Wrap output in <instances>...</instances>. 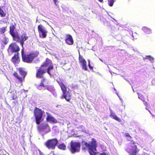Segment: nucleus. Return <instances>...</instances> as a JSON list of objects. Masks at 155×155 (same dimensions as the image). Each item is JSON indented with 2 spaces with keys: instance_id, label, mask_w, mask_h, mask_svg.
Segmentation results:
<instances>
[{
  "instance_id": "1",
  "label": "nucleus",
  "mask_w": 155,
  "mask_h": 155,
  "mask_svg": "<svg viewBox=\"0 0 155 155\" xmlns=\"http://www.w3.org/2000/svg\"><path fill=\"white\" fill-rule=\"evenodd\" d=\"M17 70L18 71L19 74L15 71L14 72L13 74L17 80V81H16V84H20L21 85H22L23 82L25 81L27 72L22 68H17Z\"/></svg>"
},
{
  "instance_id": "2",
  "label": "nucleus",
  "mask_w": 155,
  "mask_h": 155,
  "mask_svg": "<svg viewBox=\"0 0 155 155\" xmlns=\"http://www.w3.org/2000/svg\"><path fill=\"white\" fill-rule=\"evenodd\" d=\"M84 145L85 147L83 148L84 149L87 148L88 150V152L90 155H96L97 154V145L96 143V141L94 139H92L91 141L89 142L88 143L85 142Z\"/></svg>"
},
{
  "instance_id": "3",
  "label": "nucleus",
  "mask_w": 155,
  "mask_h": 155,
  "mask_svg": "<svg viewBox=\"0 0 155 155\" xmlns=\"http://www.w3.org/2000/svg\"><path fill=\"white\" fill-rule=\"evenodd\" d=\"M136 143L138 144L137 143H136L133 140L131 141L130 142L126 145L125 148V150L129 153H137L140 150L137 148Z\"/></svg>"
},
{
  "instance_id": "4",
  "label": "nucleus",
  "mask_w": 155,
  "mask_h": 155,
  "mask_svg": "<svg viewBox=\"0 0 155 155\" xmlns=\"http://www.w3.org/2000/svg\"><path fill=\"white\" fill-rule=\"evenodd\" d=\"M38 54L39 52L37 51L28 54H26L22 57V60L24 62L31 63L35 58L38 57Z\"/></svg>"
},
{
  "instance_id": "5",
  "label": "nucleus",
  "mask_w": 155,
  "mask_h": 155,
  "mask_svg": "<svg viewBox=\"0 0 155 155\" xmlns=\"http://www.w3.org/2000/svg\"><path fill=\"white\" fill-rule=\"evenodd\" d=\"M43 112L44 111L38 108L35 107L34 108V115L36 124L38 125L43 120L42 118Z\"/></svg>"
},
{
  "instance_id": "6",
  "label": "nucleus",
  "mask_w": 155,
  "mask_h": 155,
  "mask_svg": "<svg viewBox=\"0 0 155 155\" xmlns=\"http://www.w3.org/2000/svg\"><path fill=\"white\" fill-rule=\"evenodd\" d=\"M15 36L16 37H14L13 38V40L18 42H19L21 46H22L24 44V41L28 38V37L26 32L22 34L20 36L17 33V35Z\"/></svg>"
},
{
  "instance_id": "7",
  "label": "nucleus",
  "mask_w": 155,
  "mask_h": 155,
  "mask_svg": "<svg viewBox=\"0 0 155 155\" xmlns=\"http://www.w3.org/2000/svg\"><path fill=\"white\" fill-rule=\"evenodd\" d=\"M80 147L81 145L79 142L71 141L69 150L71 153H74L79 152L80 150Z\"/></svg>"
},
{
  "instance_id": "8",
  "label": "nucleus",
  "mask_w": 155,
  "mask_h": 155,
  "mask_svg": "<svg viewBox=\"0 0 155 155\" xmlns=\"http://www.w3.org/2000/svg\"><path fill=\"white\" fill-rule=\"evenodd\" d=\"M58 143L56 138H52L48 140L45 143L46 147L49 149H54Z\"/></svg>"
},
{
  "instance_id": "9",
  "label": "nucleus",
  "mask_w": 155,
  "mask_h": 155,
  "mask_svg": "<svg viewBox=\"0 0 155 155\" xmlns=\"http://www.w3.org/2000/svg\"><path fill=\"white\" fill-rule=\"evenodd\" d=\"M48 66V68L45 70H47V72L48 74L51 75L50 71L53 69L54 66L52 64V61L47 58L45 61L44 62L43 64L41 66V67L42 68H43L44 67H47Z\"/></svg>"
},
{
  "instance_id": "10",
  "label": "nucleus",
  "mask_w": 155,
  "mask_h": 155,
  "mask_svg": "<svg viewBox=\"0 0 155 155\" xmlns=\"http://www.w3.org/2000/svg\"><path fill=\"white\" fill-rule=\"evenodd\" d=\"M37 129L39 132H44L45 133H48L51 130L48 124L45 123H42L38 126Z\"/></svg>"
},
{
  "instance_id": "11",
  "label": "nucleus",
  "mask_w": 155,
  "mask_h": 155,
  "mask_svg": "<svg viewBox=\"0 0 155 155\" xmlns=\"http://www.w3.org/2000/svg\"><path fill=\"white\" fill-rule=\"evenodd\" d=\"M38 30L39 36L42 38H45L47 36L48 31L42 25H39L38 26Z\"/></svg>"
},
{
  "instance_id": "12",
  "label": "nucleus",
  "mask_w": 155,
  "mask_h": 155,
  "mask_svg": "<svg viewBox=\"0 0 155 155\" xmlns=\"http://www.w3.org/2000/svg\"><path fill=\"white\" fill-rule=\"evenodd\" d=\"M20 50L19 47L17 44L15 42H13L9 45L8 51L9 52V51L10 50L12 53H18Z\"/></svg>"
},
{
  "instance_id": "13",
  "label": "nucleus",
  "mask_w": 155,
  "mask_h": 155,
  "mask_svg": "<svg viewBox=\"0 0 155 155\" xmlns=\"http://www.w3.org/2000/svg\"><path fill=\"white\" fill-rule=\"evenodd\" d=\"M42 78L40 84L37 86V88L39 90H41L43 88L47 86L49 83L48 80L46 78Z\"/></svg>"
},
{
  "instance_id": "14",
  "label": "nucleus",
  "mask_w": 155,
  "mask_h": 155,
  "mask_svg": "<svg viewBox=\"0 0 155 155\" xmlns=\"http://www.w3.org/2000/svg\"><path fill=\"white\" fill-rule=\"evenodd\" d=\"M46 72H47V70L43 69L41 67L37 70L35 76L37 78H43L44 74Z\"/></svg>"
},
{
  "instance_id": "15",
  "label": "nucleus",
  "mask_w": 155,
  "mask_h": 155,
  "mask_svg": "<svg viewBox=\"0 0 155 155\" xmlns=\"http://www.w3.org/2000/svg\"><path fill=\"white\" fill-rule=\"evenodd\" d=\"M19 53H15L11 58V61L15 65L17 64L20 62Z\"/></svg>"
},
{
  "instance_id": "16",
  "label": "nucleus",
  "mask_w": 155,
  "mask_h": 155,
  "mask_svg": "<svg viewBox=\"0 0 155 155\" xmlns=\"http://www.w3.org/2000/svg\"><path fill=\"white\" fill-rule=\"evenodd\" d=\"M16 24L15 23H12L9 26V32L11 35L12 36L13 38L17 35L15 32V30L16 29Z\"/></svg>"
},
{
  "instance_id": "17",
  "label": "nucleus",
  "mask_w": 155,
  "mask_h": 155,
  "mask_svg": "<svg viewBox=\"0 0 155 155\" xmlns=\"http://www.w3.org/2000/svg\"><path fill=\"white\" fill-rule=\"evenodd\" d=\"M65 41L67 44L69 45H72L73 44V40L71 35H67Z\"/></svg>"
},
{
  "instance_id": "18",
  "label": "nucleus",
  "mask_w": 155,
  "mask_h": 155,
  "mask_svg": "<svg viewBox=\"0 0 155 155\" xmlns=\"http://www.w3.org/2000/svg\"><path fill=\"white\" fill-rule=\"evenodd\" d=\"M46 120L47 121H49L54 123L57 122V120L54 117L49 114L47 115Z\"/></svg>"
},
{
  "instance_id": "19",
  "label": "nucleus",
  "mask_w": 155,
  "mask_h": 155,
  "mask_svg": "<svg viewBox=\"0 0 155 155\" xmlns=\"http://www.w3.org/2000/svg\"><path fill=\"white\" fill-rule=\"evenodd\" d=\"M110 116L111 118L119 122H122V120L120 119L117 117V115L112 112H110Z\"/></svg>"
},
{
  "instance_id": "20",
  "label": "nucleus",
  "mask_w": 155,
  "mask_h": 155,
  "mask_svg": "<svg viewBox=\"0 0 155 155\" xmlns=\"http://www.w3.org/2000/svg\"><path fill=\"white\" fill-rule=\"evenodd\" d=\"M58 83L61 88L63 94H66L67 92V87H65L64 84L62 82H58Z\"/></svg>"
},
{
  "instance_id": "21",
  "label": "nucleus",
  "mask_w": 155,
  "mask_h": 155,
  "mask_svg": "<svg viewBox=\"0 0 155 155\" xmlns=\"http://www.w3.org/2000/svg\"><path fill=\"white\" fill-rule=\"evenodd\" d=\"M142 30L146 34H150L151 33V30L146 27H143Z\"/></svg>"
},
{
  "instance_id": "22",
  "label": "nucleus",
  "mask_w": 155,
  "mask_h": 155,
  "mask_svg": "<svg viewBox=\"0 0 155 155\" xmlns=\"http://www.w3.org/2000/svg\"><path fill=\"white\" fill-rule=\"evenodd\" d=\"M58 147L59 149L63 150H65L66 148V145L64 143L59 144L58 146Z\"/></svg>"
},
{
  "instance_id": "23",
  "label": "nucleus",
  "mask_w": 155,
  "mask_h": 155,
  "mask_svg": "<svg viewBox=\"0 0 155 155\" xmlns=\"http://www.w3.org/2000/svg\"><path fill=\"white\" fill-rule=\"evenodd\" d=\"M70 97V95L67 96L66 93L64 94H63L61 96V98H64L67 101H69L71 100Z\"/></svg>"
},
{
  "instance_id": "24",
  "label": "nucleus",
  "mask_w": 155,
  "mask_h": 155,
  "mask_svg": "<svg viewBox=\"0 0 155 155\" xmlns=\"http://www.w3.org/2000/svg\"><path fill=\"white\" fill-rule=\"evenodd\" d=\"M78 59L79 62L81 64L86 62L85 60L83 58V56L80 55V53H79Z\"/></svg>"
},
{
  "instance_id": "25",
  "label": "nucleus",
  "mask_w": 155,
  "mask_h": 155,
  "mask_svg": "<svg viewBox=\"0 0 155 155\" xmlns=\"http://www.w3.org/2000/svg\"><path fill=\"white\" fill-rule=\"evenodd\" d=\"M137 94L138 95V98L141 100L143 102H144L145 101V96H144L140 93H138Z\"/></svg>"
},
{
  "instance_id": "26",
  "label": "nucleus",
  "mask_w": 155,
  "mask_h": 155,
  "mask_svg": "<svg viewBox=\"0 0 155 155\" xmlns=\"http://www.w3.org/2000/svg\"><path fill=\"white\" fill-rule=\"evenodd\" d=\"M7 26H4L2 28H0V34L3 35L4 34L5 32L6 31Z\"/></svg>"
},
{
  "instance_id": "27",
  "label": "nucleus",
  "mask_w": 155,
  "mask_h": 155,
  "mask_svg": "<svg viewBox=\"0 0 155 155\" xmlns=\"http://www.w3.org/2000/svg\"><path fill=\"white\" fill-rule=\"evenodd\" d=\"M3 7V6H0V15L1 17H4L6 16V14L2 8Z\"/></svg>"
},
{
  "instance_id": "28",
  "label": "nucleus",
  "mask_w": 155,
  "mask_h": 155,
  "mask_svg": "<svg viewBox=\"0 0 155 155\" xmlns=\"http://www.w3.org/2000/svg\"><path fill=\"white\" fill-rule=\"evenodd\" d=\"M86 63L87 62H86L84 63L81 64L83 69L85 71H87V68L86 66Z\"/></svg>"
},
{
  "instance_id": "29",
  "label": "nucleus",
  "mask_w": 155,
  "mask_h": 155,
  "mask_svg": "<svg viewBox=\"0 0 155 155\" xmlns=\"http://www.w3.org/2000/svg\"><path fill=\"white\" fill-rule=\"evenodd\" d=\"M108 5L110 6H112L115 2L114 0H108Z\"/></svg>"
},
{
  "instance_id": "30",
  "label": "nucleus",
  "mask_w": 155,
  "mask_h": 155,
  "mask_svg": "<svg viewBox=\"0 0 155 155\" xmlns=\"http://www.w3.org/2000/svg\"><path fill=\"white\" fill-rule=\"evenodd\" d=\"M146 58L149 60L151 61H153L154 60L153 58L150 56H146Z\"/></svg>"
},
{
  "instance_id": "31",
  "label": "nucleus",
  "mask_w": 155,
  "mask_h": 155,
  "mask_svg": "<svg viewBox=\"0 0 155 155\" xmlns=\"http://www.w3.org/2000/svg\"><path fill=\"white\" fill-rule=\"evenodd\" d=\"M23 45H23L22 46H21L22 48V49L21 50V57H22L23 56V55H25V54H25L24 52V48Z\"/></svg>"
},
{
  "instance_id": "32",
  "label": "nucleus",
  "mask_w": 155,
  "mask_h": 155,
  "mask_svg": "<svg viewBox=\"0 0 155 155\" xmlns=\"http://www.w3.org/2000/svg\"><path fill=\"white\" fill-rule=\"evenodd\" d=\"M12 100H15L17 98V97L15 94H13L12 96Z\"/></svg>"
},
{
  "instance_id": "33",
  "label": "nucleus",
  "mask_w": 155,
  "mask_h": 155,
  "mask_svg": "<svg viewBox=\"0 0 155 155\" xmlns=\"http://www.w3.org/2000/svg\"><path fill=\"white\" fill-rule=\"evenodd\" d=\"M124 136L125 137H128L130 138H132L129 135V134L128 133H126L124 134Z\"/></svg>"
},
{
  "instance_id": "34",
  "label": "nucleus",
  "mask_w": 155,
  "mask_h": 155,
  "mask_svg": "<svg viewBox=\"0 0 155 155\" xmlns=\"http://www.w3.org/2000/svg\"><path fill=\"white\" fill-rule=\"evenodd\" d=\"M2 41L5 44H7L8 42V40L7 39H5Z\"/></svg>"
},
{
  "instance_id": "35",
  "label": "nucleus",
  "mask_w": 155,
  "mask_h": 155,
  "mask_svg": "<svg viewBox=\"0 0 155 155\" xmlns=\"http://www.w3.org/2000/svg\"><path fill=\"white\" fill-rule=\"evenodd\" d=\"M143 104H144V105L145 106H146V107H148L149 104H148V103L146 101H144V102H143Z\"/></svg>"
},
{
  "instance_id": "36",
  "label": "nucleus",
  "mask_w": 155,
  "mask_h": 155,
  "mask_svg": "<svg viewBox=\"0 0 155 155\" xmlns=\"http://www.w3.org/2000/svg\"><path fill=\"white\" fill-rule=\"evenodd\" d=\"M88 67L90 70H92L93 69V68L92 67L90 64H88Z\"/></svg>"
},
{
  "instance_id": "37",
  "label": "nucleus",
  "mask_w": 155,
  "mask_h": 155,
  "mask_svg": "<svg viewBox=\"0 0 155 155\" xmlns=\"http://www.w3.org/2000/svg\"><path fill=\"white\" fill-rule=\"evenodd\" d=\"M100 155H107V154L105 152H103L100 154Z\"/></svg>"
},
{
  "instance_id": "38",
  "label": "nucleus",
  "mask_w": 155,
  "mask_h": 155,
  "mask_svg": "<svg viewBox=\"0 0 155 155\" xmlns=\"http://www.w3.org/2000/svg\"><path fill=\"white\" fill-rule=\"evenodd\" d=\"M39 153L40 155H44V153L40 150L39 151Z\"/></svg>"
},
{
  "instance_id": "39",
  "label": "nucleus",
  "mask_w": 155,
  "mask_h": 155,
  "mask_svg": "<svg viewBox=\"0 0 155 155\" xmlns=\"http://www.w3.org/2000/svg\"><path fill=\"white\" fill-rule=\"evenodd\" d=\"M47 89L49 91H52V90H53V89H51V88L50 89H49V88H48Z\"/></svg>"
},
{
  "instance_id": "40",
  "label": "nucleus",
  "mask_w": 155,
  "mask_h": 155,
  "mask_svg": "<svg viewBox=\"0 0 155 155\" xmlns=\"http://www.w3.org/2000/svg\"><path fill=\"white\" fill-rule=\"evenodd\" d=\"M137 153H130V155H137Z\"/></svg>"
},
{
  "instance_id": "41",
  "label": "nucleus",
  "mask_w": 155,
  "mask_h": 155,
  "mask_svg": "<svg viewBox=\"0 0 155 155\" xmlns=\"http://www.w3.org/2000/svg\"><path fill=\"white\" fill-rule=\"evenodd\" d=\"M100 2H102L103 0H98Z\"/></svg>"
},
{
  "instance_id": "42",
  "label": "nucleus",
  "mask_w": 155,
  "mask_h": 155,
  "mask_svg": "<svg viewBox=\"0 0 155 155\" xmlns=\"http://www.w3.org/2000/svg\"><path fill=\"white\" fill-rule=\"evenodd\" d=\"M55 3H56L57 1V0H53Z\"/></svg>"
},
{
  "instance_id": "43",
  "label": "nucleus",
  "mask_w": 155,
  "mask_h": 155,
  "mask_svg": "<svg viewBox=\"0 0 155 155\" xmlns=\"http://www.w3.org/2000/svg\"><path fill=\"white\" fill-rule=\"evenodd\" d=\"M88 64H90V61L88 60Z\"/></svg>"
},
{
  "instance_id": "44",
  "label": "nucleus",
  "mask_w": 155,
  "mask_h": 155,
  "mask_svg": "<svg viewBox=\"0 0 155 155\" xmlns=\"http://www.w3.org/2000/svg\"><path fill=\"white\" fill-rule=\"evenodd\" d=\"M154 81V80H153L152 81V82L153 81Z\"/></svg>"
}]
</instances>
